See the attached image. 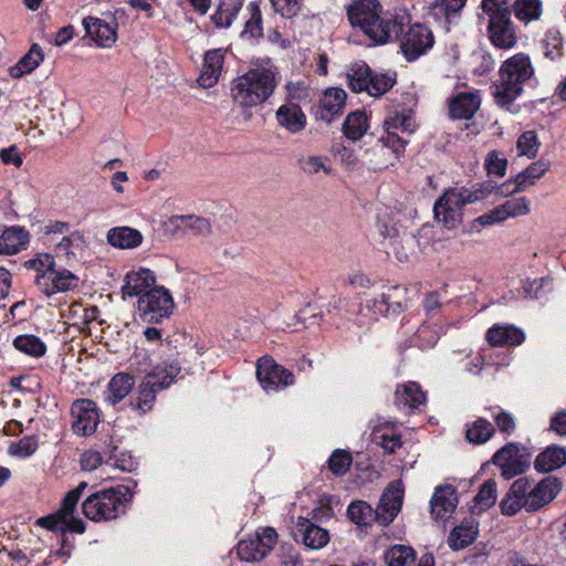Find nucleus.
I'll list each match as a JSON object with an SVG mask.
<instances>
[{
	"label": "nucleus",
	"mask_w": 566,
	"mask_h": 566,
	"mask_svg": "<svg viewBox=\"0 0 566 566\" xmlns=\"http://www.w3.org/2000/svg\"><path fill=\"white\" fill-rule=\"evenodd\" d=\"M304 0H271L274 10L284 18L297 15L303 7Z\"/></svg>",
	"instance_id": "nucleus-61"
},
{
	"label": "nucleus",
	"mask_w": 566,
	"mask_h": 566,
	"mask_svg": "<svg viewBox=\"0 0 566 566\" xmlns=\"http://www.w3.org/2000/svg\"><path fill=\"white\" fill-rule=\"evenodd\" d=\"M543 54L552 62L558 61L563 56V38L559 31L548 30L542 41Z\"/></svg>",
	"instance_id": "nucleus-49"
},
{
	"label": "nucleus",
	"mask_w": 566,
	"mask_h": 566,
	"mask_svg": "<svg viewBox=\"0 0 566 566\" xmlns=\"http://www.w3.org/2000/svg\"><path fill=\"white\" fill-rule=\"evenodd\" d=\"M155 284V275L148 269H140L126 274L122 291L128 296H142Z\"/></svg>",
	"instance_id": "nucleus-28"
},
{
	"label": "nucleus",
	"mask_w": 566,
	"mask_h": 566,
	"mask_svg": "<svg viewBox=\"0 0 566 566\" xmlns=\"http://www.w3.org/2000/svg\"><path fill=\"white\" fill-rule=\"evenodd\" d=\"M481 104L480 96L472 92H462L449 103V114L454 119H469L473 117Z\"/></svg>",
	"instance_id": "nucleus-27"
},
{
	"label": "nucleus",
	"mask_w": 566,
	"mask_h": 566,
	"mask_svg": "<svg viewBox=\"0 0 566 566\" xmlns=\"http://www.w3.org/2000/svg\"><path fill=\"white\" fill-rule=\"evenodd\" d=\"M346 12L350 25L359 28L376 43L396 40L402 33V22L394 17H382V6L378 0H353Z\"/></svg>",
	"instance_id": "nucleus-1"
},
{
	"label": "nucleus",
	"mask_w": 566,
	"mask_h": 566,
	"mask_svg": "<svg viewBox=\"0 0 566 566\" xmlns=\"http://www.w3.org/2000/svg\"><path fill=\"white\" fill-rule=\"evenodd\" d=\"M542 13V3L539 0H516L514 4L515 17L523 21L530 22L539 18Z\"/></svg>",
	"instance_id": "nucleus-51"
},
{
	"label": "nucleus",
	"mask_w": 566,
	"mask_h": 566,
	"mask_svg": "<svg viewBox=\"0 0 566 566\" xmlns=\"http://www.w3.org/2000/svg\"><path fill=\"white\" fill-rule=\"evenodd\" d=\"M347 93L343 88L329 87L319 99L315 111V118L327 124L339 116L345 107Z\"/></svg>",
	"instance_id": "nucleus-19"
},
{
	"label": "nucleus",
	"mask_w": 566,
	"mask_h": 566,
	"mask_svg": "<svg viewBox=\"0 0 566 566\" xmlns=\"http://www.w3.org/2000/svg\"><path fill=\"white\" fill-rule=\"evenodd\" d=\"M87 486V482L82 481L76 488L70 490L62 499L57 512L39 518L36 524L49 531H61L64 533L65 520L74 514L77 503Z\"/></svg>",
	"instance_id": "nucleus-16"
},
{
	"label": "nucleus",
	"mask_w": 566,
	"mask_h": 566,
	"mask_svg": "<svg viewBox=\"0 0 566 566\" xmlns=\"http://www.w3.org/2000/svg\"><path fill=\"white\" fill-rule=\"evenodd\" d=\"M368 129V120L366 113L355 111L347 115L343 123V133L350 140L360 139Z\"/></svg>",
	"instance_id": "nucleus-41"
},
{
	"label": "nucleus",
	"mask_w": 566,
	"mask_h": 566,
	"mask_svg": "<svg viewBox=\"0 0 566 566\" xmlns=\"http://www.w3.org/2000/svg\"><path fill=\"white\" fill-rule=\"evenodd\" d=\"M374 509L365 501H354L347 507V515L349 520L359 525L367 526L375 521Z\"/></svg>",
	"instance_id": "nucleus-48"
},
{
	"label": "nucleus",
	"mask_w": 566,
	"mask_h": 566,
	"mask_svg": "<svg viewBox=\"0 0 566 566\" xmlns=\"http://www.w3.org/2000/svg\"><path fill=\"white\" fill-rule=\"evenodd\" d=\"M226 53L227 51L220 48L206 52L202 70L198 78L200 86L210 88L219 82L223 70Z\"/></svg>",
	"instance_id": "nucleus-21"
},
{
	"label": "nucleus",
	"mask_w": 566,
	"mask_h": 566,
	"mask_svg": "<svg viewBox=\"0 0 566 566\" xmlns=\"http://www.w3.org/2000/svg\"><path fill=\"white\" fill-rule=\"evenodd\" d=\"M434 36L432 31L421 23L409 27L400 40V48L405 57L411 62L419 59L432 49Z\"/></svg>",
	"instance_id": "nucleus-12"
},
{
	"label": "nucleus",
	"mask_w": 566,
	"mask_h": 566,
	"mask_svg": "<svg viewBox=\"0 0 566 566\" xmlns=\"http://www.w3.org/2000/svg\"><path fill=\"white\" fill-rule=\"evenodd\" d=\"M143 239L140 231L130 227H115L107 232V242L118 249H135Z\"/></svg>",
	"instance_id": "nucleus-34"
},
{
	"label": "nucleus",
	"mask_w": 566,
	"mask_h": 566,
	"mask_svg": "<svg viewBox=\"0 0 566 566\" xmlns=\"http://www.w3.org/2000/svg\"><path fill=\"white\" fill-rule=\"evenodd\" d=\"M384 300L391 314H400L408 305L407 289L401 285H389L382 291Z\"/></svg>",
	"instance_id": "nucleus-45"
},
{
	"label": "nucleus",
	"mask_w": 566,
	"mask_h": 566,
	"mask_svg": "<svg viewBox=\"0 0 566 566\" xmlns=\"http://www.w3.org/2000/svg\"><path fill=\"white\" fill-rule=\"evenodd\" d=\"M14 347L32 357H42L46 352L45 344L34 335H20L13 340Z\"/></svg>",
	"instance_id": "nucleus-50"
},
{
	"label": "nucleus",
	"mask_w": 566,
	"mask_h": 566,
	"mask_svg": "<svg viewBox=\"0 0 566 566\" xmlns=\"http://www.w3.org/2000/svg\"><path fill=\"white\" fill-rule=\"evenodd\" d=\"M387 566H408L416 560V552L407 545H394L384 555Z\"/></svg>",
	"instance_id": "nucleus-44"
},
{
	"label": "nucleus",
	"mask_w": 566,
	"mask_h": 566,
	"mask_svg": "<svg viewBox=\"0 0 566 566\" xmlns=\"http://www.w3.org/2000/svg\"><path fill=\"white\" fill-rule=\"evenodd\" d=\"M566 464V449L559 446H549L542 451L534 461L537 472L548 473Z\"/></svg>",
	"instance_id": "nucleus-31"
},
{
	"label": "nucleus",
	"mask_w": 566,
	"mask_h": 566,
	"mask_svg": "<svg viewBox=\"0 0 566 566\" xmlns=\"http://www.w3.org/2000/svg\"><path fill=\"white\" fill-rule=\"evenodd\" d=\"M135 386V378L128 373L115 374L103 392L104 401L115 406L126 398Z\"/></svg>",
	"instance_id": "nucleus-25"
},
{
	"label": "nucleus",
	"mask_w": 566,
	"mask_h": 566,
	"mask_svg": "<svg viewBox=\"0 0 566 566\" xmlns=\"http://www.w3.org/2000/svg\"><path fill=\"white\" fill-rule=\"evenodd\" d=\"M250 17L245 22L244 32L253 38L262 35V15L260 6L256 2H250L247 7Z\"/></svg>",
	"instance_id": "nucleus-56"
},
{
	"label": "nucleus",
	"mask_w": 566,
	"mask_h": 566,
	"mask_svg": "<svg viewBox=\"0 0 566 566\" xmlns=\"http://www.w3.org/2000/svg\"><path fill=\"white\" fill-rule=\"evenodd\" d=\"M277 534L273 527H264L258 531L254 536L241 539L237 546L240 559L245 562H258L264 558L275 546Z\"/></svg>",
	"instance_id": "nucleus-11"
},
{
	"label": "nucleus",
	"mask_w": 566,
	"mask_h": 566,
	"mask_svg": "<svg viewBox=\"0 0 566 566\" xmlns=\"http://www.w3.org/2000/svg\"><path fill=\"white\" fill-rule=\"evenodd\" d=\"M296 527L297 532L302 534L304 545L308 548H323L329 541V534L326 530L311 523L306 518H300Z\"/></svg>",
	"instance_id": "nucleus-32"
},
{
	"label": "nucleus",
	"mask_w": 566,
	"mask_h": 566,
	"mask_svg": "<svg viewBox=\"0 0 566 566\" xmlns=\"http://www.w3.org/2000/svg\"><path fill=\"white\" fill-rule=\"evenodd\" d=\"M490 417L493 419L495 427L505 436H511L516 430V418L513 413L504 410L500 406L488 407Z\"/></svg>",
	"instance_id": "nucleus-46"
},
{
	"label": "nucleus",
	"mask_w": 566,
	"mask_h": 566,
	"mask_svg": "<svg viewBox=\"0 0 566 566\" xmlns=\"http://www.w3.org/2000/svg\"><path fill=\"white\" fill-rule=\"evenodd\" d=\"M481 8L490 15L488 30L492 44L503 50L513 48L516 44V34L509 8L503 7L502 0H482Z\"/></svg>",
	"instance_id": "nucleus-9"
},
{
	"label": "nucleus",
	"mask_w": 566,
	"mask_h": 566,
	"mask_svg": "<svg viewBox=\"0 0 566 566\" xmlns=\"http://www.w3.org/2000/svg\"><path fill=\"white\" fill-rule=\"evenodd\" d=\"M371 69L365 62L354 63L347 74V83L353 92H366Z\"/></svg>",
	"instance_id": "nucleus-43"
},
{
	"label": "nucleus",
	"mask_w": 566,
	"mask_h": 566,
	"mask_svg": "<svg viewBox=\"0 0 566 566\" xmlns=\"http://www.w3.org/2000/svg\"><path fill=\"white\" fill-rule=\"evenodd\" d=\"M534 74V67L527 54L516 53L505 60L499 70L497 81L492 85L494 103L505 111L517 112L514 102L522 95L524 85Z\"/></svg>",
	"instance_id": "nucleus-2"
},
{
	"label": "nucleus",
	"mask_w": 566,
	"mask_h": 566,
	"mask_svg": "<svg viewBox=\"0 0 566 566\" xmlns=\"http://www.w3.org/2000/svg\"><path fill=\"white\" fill-rule=\"evenodd\" d=\"M83 27L86 34L102 48H111L116 39V27L115 22H106L99 18L87 17L83 19Z\"/></svg>",
	"instance_id": "nucleus-22"
},
{
	"label": "nucleus",
	"mask_w": 566,
	"mask_h": 566,
	"mask_svg": "<svg viewBox=\"0 0 566 566\" xmlns=\"http://www.w3.org/2000/svg\"><path fill=\"white\" fill-rule=\"evenodd\" d=\"M492 462L501 469L505 479H512L526 471L530 454L523 453L518 444L507 443L494 453Z\"/></svg>",
	"instance_id": "nucleus-14"
},
{
	"label": "nucleus",
	"mask_w": 566,
	"mask_h": 566,
	"mask_svg": "<svg viewBox=\"0 0 566 566\" xmlns=\"http://www.w3.org/2000/svg\"><path fill=\"white\" fill-rule=\"evenodd\" d=\"M501 208L505 219L525 216L530 212V200L525 197L512 198L501 205Z\"/></svg>",
	"instance_id": "nucleus-58"
},
{
	"label": "nucleus",
	"mask_w": 566,
	"mask_h": 566,
	"mask_svg": "<svg viewBox=\"0 0 566 566\" xmlns=\"http://www.w3.org/2000/svg\"><path fill=\"white\" fill-rule=\"evenodd\" d=\"M29 242V234L22 228L11 227L0 235V254L13 255L20 252Z\"/></svg>",
	"instance_id": "nucleus-35"
},
{
	"label": "nucleus",
	"mask_w": 566,
	"mask_h": 566,
	"mask_svg": "<svg viewBox=\"0 0 566 566\" xmlns=\"http://www.w3.org/2000/svg\"><path fill=\"white\" fill-rule=\"evenodd\" d=\"M174 308L172 296L163 286L150 289L137 302L139 316L147 323H160L172 314Z\"/></svg>",
	"instance_id": "nucleus-10"
},
{
	"label": "nucleus",
	"mask_w": 566,
	"mask_h": 566,
	"mask_svg": "<svg viewBox=\"0 0 566 566\" xmlns=\"http://www.w3.org/2000/svg\"><path fill=\"white\" fill-rule=\"evenodd\" d=\"M547 160H537L517 174L513 181V191H525L533 186L549 169Z\"/></svg>",
	"instance_id": "nucleus-36"
},
{
	"label": "nucleus",
	"mask_w": 566,
	"mask_h": 566,
	"mask_svg": "<svg viewBox=\"0 0 566 566\" xmlns=\"http://www.w3.org/2000/svg\"><path fill=\"white\" fill-rule=\"evenodd\" d=\"M327 158L323 156H308L300 160L301 168L308 175H315L323 170L327 175L331 174L332 168L326 164Z\"/></svg>",
	"instance_id": "nucleus-59"
},
{
	"label": "nucleus",
	"mask_w": 566,
	"mask_h": 566,
	"mask_svg": "<svg viewBox=\"0 0 566 566\" xmlns=\"http://www.w3.org/2000/svg\"><path fill=\"white\" fill-rule=\"evenodd\" d=\"M476 536L478 528L472 522L462 523L450 533L448 543L453 551H460L471 545Z\"/></svg>",
	"instance_id": "nucleus-42"
},
{
	"label": "nucleus",
	"mask_w": 566,
	"mask_h": 566,
	"mask_svg": "<svg viewBox=\"0 0 566 566\" xmlns=\"http://www.w3.org/2000/svg\"><path fill=\"white\" fill-rule=\"evenodd\" d=\"M485 339L492 347L518 346L525 340V334L514 325L495 324L488 329Z\"/></svg>",
	"instance_id": "nucleus-23"
},
{
	"label": "nucleus",
	"mask_w": 566,
	"mask_h": 566,
	"mask_svg": "<svg viewBox=\"0 0 566 566\" xmlns=\"http://www.w3.org/2000/svg\"><path fill=\"white\" fill-rule=\"evenodd\" d=\"M179 373V364H172L161 366L151 375L144 376L136 392L129 398L128 407L139 416L150 412L155 406L157 394L168 388Z\"/></svg>",
	"instance_id": "nucleus-6"
},
{
	"label": "nucleus",
	"mask_w": 566,
	"mask_h": 566,
	"mask_svg": "<svg viewBox=\"0 0 566 566\" xmlns=\"http://www.w3.org/2000/svg\"><path fill=\"white\" fill-rule=\"evenodd\" d=\"M165 226L172 231L189 230L196 235H207L211 231L210 221L203 217L195 214H175L171 216Z\"/></svg>",
	"instance_id": "nucleus-26"
},
{
	"label": "nucleus",
	"mask_w": 566,
	"mask_h": 566,
	"mask_svg": "<svg viewBox=\"0 0 566 566\" xmlns=\"http://www.w3.org/2000/svg\"><path fill=\"white\" fill-rule=\"evenodd\" d=\"M507 160L497 151H491L485 159V167L489 175L503 177L505 175Z\"/></svg>",
	"instance_id": "nucleus-63"
},
{
	"label": "nucleus",
	"mask_w": 566,
	"mask_h": 566,
	"mask_svg": "<svg viewBox=\"0 0 566 566\" xmlns=\"http://www.w3.org/2000/svg\"><path fill=\"white\" fill-rule=\"evenodd\" d=\"M427 400L426 392L421 389L420 385L415 381H409L399 385L395 391V402L398 407L409 409H417Z\"/></svg>",
	"instance_id": "nucleus-30"
},
{
	"label": "nucleus",
	"mask_w": 566,
	"mask_h": 566,
	"mask_svg": "<svg viewBox=\"0 0 566 566\" xmlns=\"http://www.w3.org/2000/svg\"><path fill=\"white\" fill-rule=\"evenodd\" d=\"M71 416L74 433L83 437L93 434L101 421L97 405L91 399H76L71 406Z\"/></svg>",
	"instance_id": "nucleus-15"
},
{
	"label": "nucleus",
	"mask_w": 566,
	"mask_h": 566,
	"mask_svg": "<svg viewBox=\"0 0 566 566\" xmlns=\"http://www.w3.org/2000/svg\"><path fill=\"white\" fill-rule=\"evenodd\" d=\"M256 377L266 391H276L294 384V374L266 356L258 360Z\"/></svg>",
	"instance_id": "nucleus-13"
},
{
	"label": "nucleus",
	"mask_w": 566,
	"mask_h": 566,
	"mask_svg": "<svg viewBox=\"0 0 566 566\" xmlns=\"http://www.w3.org/2000/svg\"><path fill=\"white\" fill-rule=\"evenodd\" d=\"M243 0H220L211 20L218 28H228L242 9Z\"/></svg>",
	"instance_id": "nucleus-39"
},
{
	"label": "nucleus",
	"mask_w": 566,
	"mask_h": 566,
	"mask_svg": "<svg viewBox=\"0 0 566 566\" xmlns=\"http://www.w3.org/2000/svg\"><path fill=\"white\" fill-rule=\"evenodd\" d=\"M384 127L386 136L379 139V143L368 153L369 155H389V148H391L396 155L403 151L408 144L407 137L416 130L417 124L410 113H394L385 119Z\"/></svg>",
	"instance_id": "nucleus-8"
},
{
	"label": "nucleus",
	"mask_w": 566,
	"mask_h": 566,
	"mask_svg": "<svg viewBox=\"0 0 566 566\" xmlns=\"http://www.w3.org/2000/svg\"><path fill=\"white\" fill-rule=\"evenodd\" d=\"M458 505V494L451 485L437 486L430 501L431 515L436 520H447Z\"/></svg>",
	"instance_id": "nucleus-20"
},
{
	"label": "nucleus",
	"mask_w": 566,
	"mask_h": 566,
	"mask_svg": "<svg viewBox=\"0 0 566 566\" xmlns=\"http://www.w3.org/2000/svg\"><path fill=\"white\" fill-rule=\"evenodd\" d=\"M276 87L274 72L269 69H254L232 82L231 94L241 107H252L264 103Z\"/></svg>",
	"instance_id": "nucleus-4"
},
{
	"label": "nucleus",
	"mask_w": 566,
	"mask_h": 566,
	"mask_svg": "<svg viewBox=\"0 0 566 566\" xmlns=\"http://www.w3.org/2000/svg\"><path fill=\"white\" fill-rule=\"evenodd\" d=\"M467 0H434L432 10L437 15L449 19L452 14L458 13L465 4Z\"/></svg>",
	"instance_id": "nucleus-60"
},
{
	"label": "nucleus",
	"mask_w": 566,
	"mask_h": 566,
	"mask_svg": "<svg viewBox=\"0 0 566 566\" xmlns=\"http://www.w3.org/2000/svg\"><path fill=\"white\" fill-rule=\"evenodd\" d=\"M38 447V438L35 436H27L18 442H12L8 451L11 455L28 458L36 451Z\"/></svg>",
	"instance_id": "nucleus-54"
},
{
	"label": "nucleus",
	"mask_w": 566,
	"mask_h": 566,
	"mask_svg": "<svg viewBox=\"0 0 566 566\" xmlns=\"http://www.w3.org/2000/svg\"><path fill=\"white\" fill-rule=\"evenodd\" d=\"M402 499L403 490L400 481L390 483L382 492L377 509L374 510L375 521L382 526L392 523L401 510Z\"/></svg>",
	"instance_id": "nucleus-18"
},
{
	"label": "nucleus",
	"mask_w": 566,
	"mask_h": 566,
	"mask_svg": "<svg viewBox=\"0 0 566 566\" xmlns=\"http://www.w3.org/2000/svg\"><path fill=\"white\" fill-rule=\"evenodd\" d=\"M494 434V424L483 417H479L474 421L467 423L465 437L471 443L483 444Z\"/></svg>",
	"instance_id": "nucleus-38"
},
{
	"label": "nucleus",
	"mask_w": 566,
	"mask_h": 566,
	"mask_svg": "<svg viewBox=\"0 0 566 566\" xmlns=\"http://www.w3.org/2000/svg\"><path fill=\"white\" fill-rule=\"evenodd\" d=\"M496 482L492 479L486 480L481 486L478 494L474 496V503L471 506V513L480 514L492 507L497 497Z\"/></svg>",
	"instance_id": "nucleus-40"
},
{
	"label": "nucleus",
	"mask_w": 566,
	"mask_h": 566,
	"mask_svg": "<svg viewBox=\"0 0 566 566\" xmlns=\"http://www.w3.org/2000/svg\"><path fill=\"white\" fill-rule=\"evenodd\" d=\"M439 332L434 326L429 324L421 325L416 335L415 343L421 349H427L433 347L439 340Z\"/></svg>",
	"instance_id": "nucleus-55"
},
{
	"label": "nucleus",
	"mask_w": 566,
	"mask_h": 566,
	"mask_svg": "<svg viewBox=\"0 0 566 566\" xmlns=\"http://www.w3.org/2000/svg\"><path fill=\"white\" fill-rule=\"evenodd\" d=\"M526 479H517L501 502V511L504 515H515L521 509L526 510Z\"/></svg>",
	"instance_id": "nucleus-29"
},
{
	"label": "nucleus",
	"mask_w": 566,
	"mask_h": 566,
	"mask_svg": "<svg viewBox=\"0 0 566 566\" xmlns=\"http://www.w3.org/2000/svg\"><path fill=\"white\" fill-rule=\"evenodd\" d=\"M562 483L556 476L549 475L532 486L526 479V511L535 512L551 503L559 493Z\"/></svg>",
	"instance_id": "nucleus-17"
},
{
	"label": "nucleus",
	"mask_w": 566,
	"mask_h": 566,
	"mask_svg": "<svg viewBox=\"0 0 566 566\" xmlns=\"http://www.w3.org/2000/svg\"><path fill=\"white\" fill-rule=\"evenodd\" d=\"M24 266L36 272L34 284L46 296L77 286L78 277L66 269H56L54 256L51 254H39L25 261Z\"/></svg>",
	"instance_id": "nucleus-5"
},
{
	"label": "nucleus",
	"mask_w": 566,
	"mask_h": 566,
	"mask_svg": "<svg viewBox=\"0 0 566 566\" xmlns=\"http://www.w3.org/2000/svg\"><path fill=\"white\" fill-rule=\"evenodd\" d=\"M482 198L481 191H472L464 187L449 189L436 201L434 218L446 228L454 229L462 222L464 206Z\"/></svg>",
	"instance_id": "nucleus-7"
},
{
	"label": "nucleus",
	"mask_w": 566,
	"mask_h": 566,
	"mask_svg": "<svg viewBox=\"0 0 566 566\" xmlns=\"http://www.w3.org/2000/svg\"><path fill=\"white\" fill-rule=\"evenodd\" d=\"M541 143L538 142L535 130H526L522 133L516 142L518 154L528 158H534L539 149Z\"/></svg>",
	"instance_id": "nucleus-52"
},
{
	"label": "nucleus",
	"mask_w": 566,
	"mask_h": 566,
	"mask_svg": "<svg viewBox=\"0 0 566 566\" xmlns=\"http://www.w3.org/2000/svg\"><path fill=\"white\" fill-rule=\"evenodd\" d=\"M275 117L279 125L291 134L301 133L307 123L306 115L301 106L292 102L281 105L275 113Z\"/></svg>",
	"instance_id": "nucleus-24"
},
{
	"label": "nucleus",
	"mask_w": 566,
	"mask_h": 566,
	"mask_svg": "<svg viewBox=\"0 0 566 566\" xmlns=\"http://www.w3.org/2000/svg\"><path fill=\"white\" fill-rule=\"evenodd\" d=\"M177 364L176 361H163L151 367L149 355L145 350H138L130 357V366L139 374L151 375L161 366Z\"/></svg>",
	"instance_id": "nucleus-53"
},
{
	"label": "nucleus",
	"mask_w": 566,
	"mask_h": 566,
	"mask_svg": "<svg viewBox=\"0 0 566 566\" xmlns=\"http://www.w3.org/2000/svg\"><path fill=\"white\" fill-rule=\"evenodd\" d=\"M133 494L119 484L88 495L82 503V513L93 522H108L125 515Z\"/></svg>",
	"instance_id": "nucleus-3"
},
{
	"label": "nucleus",
	"mask_w": 566,
	"mask_h": 566,
	"mask_svg": "<svg viewBox=\"0 0 566 566\" xmlns=\"http://www.w3.org/2000/svg\"><path fill=\"white\" fill-rule=\"evenodd\" d=\"M395 83V73H375L371 71L366 92L373 97H380L386 94Z\"/></svg>",
	"instance_id": "nucleus-47"
},
{
	"label": "nucleus",
	"mask_w": 566,
	"mask_h": 566,
	"mask_svg": "<svg viewBox=\"0 0 566 566\" xmlns=\"http://www.w3.org/2000/svg\"><path fill=\"white\" fill-rule=\"evenodd\" d=\"M352 455L344 450H335L328 460L329 470L337 476L344 475L352 464Z\"/></svg>",
	"instance_id": "nucleus-57"
},
{
	"label": "nucleus",
	"mask_w": 566,
	"mask_h": 566,
	"mask_svg": "<svg viewBox=\"0 0 566 566\" xmlns=\"http://www.w3.org/2000/svg\"><path fill=\"white\" fill-rule=\"evenodd\" d=\"M43 61V52L39 44L34 43L29 52L20 61L9 69V74L13 78H20L34 71Z\"/></svg>",
	"instance_id": "nucleus-37"
},
{
	"label": "nucleus",
	"mask_w": 566,
	"mask_h": 566,
	"mask_svg": "<svg viewBox=\"0 0 566 566\" xmlns=\"http://www.w3.org/2000/svg\"><path fill=\"white\" fill-rule=\"evenodd\" d=\"M322 312L318 311L314 305L307 304L297 314V319L303 323L305 327L318 324V319L322 317Z\"/></svg>",
	"instance_id": "nucleus-64"
},
{
	"label": "nucleus",
	"mask_w": 566,
	"mask_h": 566,
	"mask_svg": "<svg viewBox=\"0 0 566 566\" xmlns=\"http://www.w3.org/2000/svg\"><path fill=\"white\" fill-rule=\"evenodd\" d=\"M87 242L83 232L76 230L63 237L55 245V253L65 256L67 261L77 260L83 255Z\"/></svg>",
	"instance_id": "nucleus-33"
},
{
	"label": "nucleus",
	"mask_w": 566,
	"mask_h": 566,
	"mask_svg": "<svg viewBox=\"0 0 566 566\" xmlns=\"http://www.w3.org/2000/svg\"><path fill=\"white\" fill-rule=\"evenodd\" d=\"M289 101H306L310 98V87L304 81H289L285 85Z\"/></svg>",
	"instance_id": "nucleus-62"
}]
</instances>
